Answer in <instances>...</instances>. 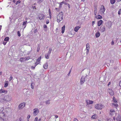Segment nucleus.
<instances>
[{"label":"nucleus","mask_w":121,"mask_h":121,"mask_svg":"<svg viewBox=\"0 0 121 121\" xmlns=\"http://www.w3.org/2000/svg\"><path fill=\"white\" fill-rule=\"evenodd\" d=\"M63 17V13L62 12H60L58 14L57 17V21L58 23L62 20Z\"/></svg>","instance_id":"obj_1"},{"label":"nucleus","mask_w":121,"mask_h":121,"mask_svg":"<svg viewBox=\"0 0 121 121\" xmlns=\"http://www.w3.org/2000/svg\"><path fill=\"white\" fill-rule=\"evenodd\" d=\"M109 113L112 116H116V115L117 112L114 109H111L110 110Z\"/></svg>","instance_id":"obj_2"},{"label":"nucleus","mask_w":121,"mask_h":121,"mask_svg":"<svg viewBox=\"0 0 121 121\" xmlns=\"http://www.w3.org/2000/svg\"><path fill=\"white\" fill-rule=\"evenodd\" d=\"M113 103H112V105L113 106L117 107L118 106V102L116 100L114 97H113Z\"/></svg>","instance_id":"obj_3"},{"label":"nucleus","mask_w":121,"mask_h":121,"mask_svg":"<svg viewBox=\"0 0 121 121\" xmlns=\"http://www.w3.org/2000/svg\"><path fill=\"white\" fill-rule=\"evenodd\" d=\"M45 16L43 14L39 13L38 15V17L40 20H43L44 19Z\"/></svg>","instance_id":"obj_4"},{"label":"nucleus","mask_w":121,"mask_h":121,"mask_svg":"<svg viewBox=\"0 0 121 121\" xmlns=\"http://www.w3.org/2000/svg\"><path fill=\"white\" fill-rule=\"evenodd\" d=\"M105 9L104 5H102L101 6L100 10V13L101 14H103L104 12Z\"/></svg>","instance_id":"obj_5"},{"label":"nucleus","mask_w":121,"mask_h":121,"mask_svg":"<svg viewBox=\"0 0 121 121\" xmlns=\"http://www.w3.org/2000/svg\"><path fill=\"white\" fill-rule=\"evenodd\" d=\"M33 115L34 116H36L39 113V111L38 108H36L33 110Z\"/></svg>","instance_id":"obj_6"},{"label":"nucleus","mask_w":121,"mask_h":121,"mask_svg":"<svg viewBox=\"0 0 121 121\" xmlns=\"http://www.w3.org/2000/svg\"><path fill=\"white\" fill-rule=\"evenodd\" d=\"M86 54L87 55L89 52V50L90 49V46L89 44V43H87L86 44Z\"/></svg>","instance_id":"obj_7"},{"label":"nucleus","mask_w":121,"mask_h":121,"mask_svg":"<svg viewBox=\"0 0 121 121\" xmlns=\"http://www.w3.org/2000/svg\"><path fill=\"white\" fill-rule=\"evenodd\" d=\"M112 23L111 21H109L106 24V26L109 28H110L111 26Z\"/></svg>","instance_id":"obj_8"},{"label":"nucleus","mask_w":121,"mask_h":121,"mask_svg":"<svg viewBox=\"0 0 121 121\" xmlns=\"http://www.w3.org/2000/svg\"><path fill=\"white\" fill-rule=\"evenodd\" d=\"M25 103H23L20 104L19 106V108L21 109L23 108L25 106Z\"/></svg>","instance_id":"obj_9"},{"label":"nucleus","mask_w":121,"mask_h":121,"mask_svg":"<svg viewBox=\"0 0 121 121\" xmlns=\"http://www.w3.org/2000/svg\"><path fill=\"white\" fill-rule=\"evenodd\" d=\"M85 81V79L84 76H82L80 82L81 84H83Z\"/></svg>","instance_id":"obj_10"},{"label":"nucleus","mask_w":121,"mask_h":121,"mask_svg":"<svg viewBox=\"0 0 121 121\" xmlns=\"http://www.w3.org/2000/svg\"><path fill=\"white\" fill-rule=\"evenodd\" d=\"M86 102L87 105H89L92 104L93 102L92 101L88 100H86Z\"/></svg>","instance_id":"obj_11"},{"label":"nucleus","mask_w":121,"mask_h":121,"mask_svg":"<svg viewBox=\"0 0 121 121\" xmlns=\"http://www.w3.org/2000/svg\"><path fill=\"white\" fill-rule=\"evenodd\" d=\"M7 92L8 91L7 90H4L2 89L0 90V94L4 93L6 94Z\"/></svg>","instance_id":"obj_12"},{"label":"nucleus","mask_w":121,"mask_h":121,"mask_svg":"<svg viewBox=\"0 0 121 121\" xmlns=\"http://www.w3.org/2000/svg\"><path fill=\"white\" fill-rule=\"evenodd\" d=\"M108 91L109 94L111 96H112L114 94V92L111 89H109L108 90Z\"/></svg>","instance_id":"obj_13"},{"label":"nucleus","mask_w":121,"mask_h":121,"mask_svg":"<svg viewBox=\"0 0 121 121\" xmlns=\"http://www.w3.org/2000/svg\"><path fill=\"white\" fill-rule=\"evenodd\" d=\"M97 9L96 8L95 9L94 11V14L95 15V17L97 19H98V15H96V13L97 12Z\"/></svg>","instance_id":"obj_14"},{"label":"nucleus","mask_w":121,"mask_h":121,"mask_svg":"<svg viewBox=\"0 0 121 121\" xmlns=\"http://www.w3.org/2000/svg\"><path fill=\"white\" fill-rule=\"evenodd\" d=\"M105 30V27L104 26H103L101 27L100 29V30L102 32H103Z\"/></svg>","instance_id":"obj_15"},{"label":"nucleus","mask_w":121,"mask_h":121,"mask_svg":"<svg viewBox=\"0 0 121 121\" xmlns=\"http://www.w3.org/2000/svg\"><path fill=\"white\" fill-rule=\"evenodd\" d=\"M81 27L79 26H77L74 29V30L76 32H77L79 29Z\"/></svg>","instance_id":"obj_16"},{"label":"nucleus","mask_w":121,"mask_h":121,"mask_svg":"<svg viewBox=\"0 0 121 121\" xmlns=\"http://www.w3.org/2000/svg\"><path fill=\"white\" fill-rule=\"evenodd\" d=\"M41 57H39L38 59L37 60H36V62L35 63V64H37H37H36V65H35V66H36L38 64H39V63L40 62V59H41Z\"/></svg>","instance_id":"obj_17"},{"label":"nucleus","mask_w":121,"mask_h":121,"mask_svg":"<svg viewBox=\"0 0 121 121\" xmlns=\"http://www.w3.org/2000/svg\"><path fill=\"white\" fill-rule=\"evenodd\" d=\"M116 119V118L114 117L113 118V119L111 118H108V121H115Z\"/></svg>","instance_id":"obj_18"},{"label":"nucleus","mask_w":121,"mask_h":121,"mask_svg":"<svg viewBox=\"0 0 121 121\" xmlns=\"http://www.w3.org/2000/svg\"><path fill=\"white\" fill-rule=\"evenodd\" d=\"M104 107V105L101 104H99V109H101Z\"/></svg>","instance_id":"obj_19"},{"label":"nucleus","mask_w":121,"mask_h":121,"mask_svg":"<svg viewBox=\"0 0 121 121\" xmlns=\"http://www.w3.org/2000/svg\"><path fill=\"white\" fill-rule=\"evenodd\" d=\"M65 27V25H64L62 28L61 32L62 33H64V32Z\"/></svg>","instance_id":"obj_20"},{"label":"nucleus","mask_w":121,"mask_h":121,"mask_svg":"<svg viewBox=\"0 0 121 121\" xmlns=\"http://www.w3.org/2000/svg\"><path fill=\"white\" fill-rule=\"evenodd\" d=\"M117 121H121V117L120 115H118L117 117L116 118Z\"/></svg>","instance_id":"obj_21"},{"label":"nucleus","mask_w":121,"mask_h":121,"mask_svg":"<svg viewBox=\"0 0 121 121\" xmlns=\"http://www.w3.org/2000/svg\"><path fill=\"white\" fill-rule=\"evenodd\" d=\"M48 66V65L47 63H46L44 64L43 65V67L45 69H47Z\"/></svg>","instance_id":"obj_22"},{"label":"nucleus","mask_w":121,"mask_h":121,"mask_svg":"<svg viewBox=\"0 0 121 121\" xmlns=\"http://www.w3.org/2000/svg\"><path fill=\"white\" fill-rule=\"evenodd\" d=\"M97 115H94L92 116V117H91V118L93 119H95L97 118Z\"/></svg>","instance_id":"obj_23"},{"label":"nucleus","mask_w":121,"mask_h":121,"mask_svg":"<svg viewBox=\"0 0 121 121\" xmlns=\"http://www.w3.org/2000/svg\"><path fill=\"white\" fill-rule=\"evenodd\" d=\"M9 39V37H6L4 39V41L7 42Z\"/></svg>","instance_id":"obj_24"},{"label":"nucleus","mask_w":121,"mask_h":121,"mask_svg":"<svg viewBox=\"0 0 121 121\" xmlns=\"http://www.w3.org/2000/svg\"><path fill=\"white\" fill-rule=\"evenodd\" d=\"M115 2V0H110V2L112 4H113Z\"/></svg>","instance_id":"obj_25"},{"label":"nucleus","mask_w":121,"mask_h":121,"mask_svg":"<svg viewBox=\"0 0 121 121\" xmlns=\"http://www.w3.org/2000/svg\"><path fill=\"white\" fill-rule=\"evenodd\" d=\"M103 21L102 20L99 21V26H100L102 23Z\"/></svg>","instance_id":"obj_26"},{"label":"nucleus","mask_w":121,"mask_h":121,"mask_svg":"<svg viewBox=\"0 0 121 121\" xmlns=\"http://www.w3.org/2000/svg\"><path fill=\"white\" fill-rule=\"evenodd\" d=\"M24 58H21L20 59V60L21 62H23L24 61H26L25 60V59H24Z\"/></svg>","instance_id":"obj_27"},{"label":"nucleus","mask_w":121,"mask_h":121,"mask_svg":"<svg viewBox=\"0 0 121 121\" xmlns=\"http://www.w3.org/2000/svg\"><path fill=\"white\" fill-rule=\"evenodd\" d=\"M52 51V48H49V51L48 52V54L49 55H50V53L51 52V51Z\"/></svg>","instance_id":"obj_28"},{"label":"nucleus","mask_w":121,"mask_h":121,"mask_svg":"<svg viewBox=\"0 0 121 121\" xmlns=\"http://www.w3.org/2000/svg\"><path fill=\"white\" fill-rule=\"evenodd\" d=\"M49 13L50 17V18H51V12L50 9H49Z\"/></svg>","instance_id":"obj_29"},{"label":"nucleus","mask_w":121,"mask_h":121,"mask_svg":"<svg viewBox=\"0 0 121 121\" xmlns=\"http://www.w3.org/2000/svg\"><path fill=\"white\" fill-rule=\"evenodd\" d=\"M50 55H49V54H46L45 55V56L46 57V58L47 59H48L49 58V56Z\"/></svg>","instance_id":"obj_30"},{"label":"nucleus","mask_w":121,"mask_h":121,"mask_svg":"<svg viewBox=\"0 0 121 121\" xmlns=\"http://www.w3.org/2000/svg\"><path fill=\"white\" fill-rule=\"evenodd\" d=\"M30 59V57H26L24 58L25 60H29Z\"/></svg>","instance_id":"obj_31"},{"label":"nucleus","mask_w":121,"mask_h":121,"mask_svg":"<svg viewBox=\"0 0 121 121\" xmlns=\"http://www.w3.org/2000/svg\"><path fill=\"white\" fill-rule=\"evenodd\" d=\"M21 1L20 0H19L17 1L16 3V4L17 5L18 4H19L21 3Z\"/></svg>","instance_id":"obj_32"},{"label":"nucleus","mask_w":121,"mask_h":121,"mask_svg":"<svg viewBox=\"0 0 121 121\" xmlns=\"http://www.w3.org/2000/svg\"><path fill=\"white\" fill-rule=\"evenodd\" d=\"M95 107L96 109H98V104H96L95 105Z\"/></svg>","instance_id":"obj_33"},{"label":"nucleus","mask_w":121,"mask_h":121,"mask_svg":"<svg viewBox=\"0 0 121 121\" xmlns=\"http://www.w3.org/2000/svg\"><path fill=\"white\" fill-rule=\"evenodd\" d=\"M43 0H38L37 1V3H40L43 2Z\"/></svg>","instance_id":"obj_34"},{"label":"nucleus","mask_w":121,"mask_h":121,"mask_svg":"<svg viewBox=\"0 0 121 121\" xmlns=\"http://www.w3.org/2000/svg\"><path fill=\"white\" fill-rule=\"evenodd\" d=\"M40 46H39V45L37 47V52H39L40 50Z\"/></svg>","instance_id":"obj_35"},{"label":"nucleus","mask_w":121,"mask_h":121,"mask_svg":"<svg viewBox=\"0 0 121 121\" xmlns=\"http://www.w3.org/2000/svg\"><path fill=\"white\" fill-rule=\"evenodd\" d=\"M17 34L20 37L21 36V34L20 33V32L19 31H18L17 32Z\"/></svg>","instance_id":"obj_36"},{"label":"nucleus","mask_w":121,"mask_h":121,"mask_svg":"<svg viewBox=\"0 0 121 121\" xmlns=\"http://www.w3.org/2000/svg\"><path fill=\"white\" fill-rule=\"evenodd\" d=\"M59 3V8H61L62 7V4L60 2Z\"/></svg>","instance_id":"obj_37"},{"label":"nucleus","mask_w":121,"mask_h":121,"mask_svg":"<svg viewBox=\"0 0 121 121\" xmlns=\"http://www.w3.org/2000/svg\"><path fill=\"white\" fill-rule=\"evenodd\" d=\"M95 36L96 37H98V31H97L96 34H95Z\"/></svg>","instance_id":"obj_38"},{"label":"nucleus","mask_w":121,"mask_h":121,"mask_svg":"<svg viewBox=\"0 0 121 121\" xmlns=\"http://www.w3.org/2000/svg\"><path fill=\"white\" fill-rule=\"evenodd\" d=\"M50 100H48L47 101H46V104H50Z\"/></svg>","instance_id":"obj_39"},{"label":"nucleus","mask_w":121,"mask_h":121,"mask_svg":"<svg viewBox=\"0 0 121 121\" xmlns=\"http://www.w3.org/2000/svg\"><path fill=\"white\" fill-rule=\"evenodd\" d=\"M30 117V115H28L27 117V120L28 121H29V119Z\"/></svg>","instance_id":"obj_40"},{"label":"nucleus","mask_w":121,"mask_h":121,"mask_svg":"<svg viewBox=\"0 0 121 121\" xmlns=\"http://www.w3.org/2000/svg\"><path fill=\"white\" fill-rule=\"evenodd\" d=\"M7 42V41H4L3 42V43L4 45H5L6 44Z\"/></svg>","instance_id":"obj_41"},{"label":"nucleus","mask_w":121,"mask_h":121,"mask_svg":"<svg viewBox=\"0 0 121 121\" xmlns=\"http://www.w3.org/2000/svg\"><path fill=\"white\" fill-rule=\"evenodd\" d=\"M46 24H48L49 23V21L48 19H47L46 21Z\"/></svg>","instance_id":"obj_42"},{"label":"nucleus","mask_w":121,"mask_h":121,"mask_svg":"<svg viewBox=\"0 0 121 121\" xmlns=\"http://www.w3.org/2000/svg\"><path fill=\"white\" fill-rule=\"evenodd\" d=\"M73 121H79L76 118H74V119Z\"/></svg>","instance_id":"obj_43"},{"label":"nucleus","mask_w":121,"mask_h":121,"mask_svg":"<svg viewBox=\"0 0 121 121\" xmlns=\"http://www.w3.org/2000/svg\"><path fill=\"white\" fill-rule=\"evenodd\" d=\"M26 22H27V21H26V22H23V26L25 25H26Z\"/></svg>","instance_id":"obj_44"},{"label":"nucleus","mask_w":121,"mask_h":121,"mask_svg":"<svg viewBox=\"0 0 121 121\" xmlns=\"http://www.w3.org/2000/svg\"><path fill=\"white\" fill-rule=\"evenodd\" d=\"M38 118L37 117H36L35 118L34 121H38Z\"/></svg>","instance_id":"obj_45"},{"label":"nucleus","mask_w":121,"mask_h":121,"mask_svg":"<svg viewBox=\"0 0 121 121\" xmlns=\"http://www.w3.org/2000/svg\"><path fill=\"white\" fill-rule=\"evenodd\" d=\"M121 11V9H120V10H119L118 11V14H120L121 13H120Z\"/></svg>","instance_id":"obj_46"},{"label":"nucleus","mask_w":121,"mask_h":121,"mask_svg":"<svg viewBox=\"0 0 121 121\" xmlns=\"http://www.w3.org/2000/svg\"><path fill=\"white\" fill-rule=\"evenodd\" d=\"M8 84L7 83H6L4 85V87H6L8 86Z\"/></svg>","instance_id":"obj_47"},{"label":"nucleus","mask_w":121,"mask_h":121,"mask_svg":"<svg viewBox=\"0 0 121 121\" xmlns=\"http://www.w3.org/2000/svg\"><path fill=\"white\" fill-rule=\"evenodd\" d=\"M102 17L100 15H99V19H102Z\"/></svg>","instance_id":"obj_48"},{"label":"nucleus","mask_w":121,"mask_h":121,"mask_svg":"<svg viewBox=\"0 0 121 121\" xmlns=\"http://www.w3.org/2000/svg\"><path fill=\"white\" fill-rule=\"evenodd\" d=\"M12 78H12V77L10 76V77L9 79V81H10L12 79Z\"/></svg>","instance_id":"obj_49"},{"label":"nucleus","mask_w":121,"mask_h":121,"mask_svg":"<svg viewBox=\"0 0 121 121\" xmlns=\"http://www.w3.org/2000/svg\"><path fill=\"white\" fill-rule=\"evenodd\" d=\"M114 44V42L113 41V40H112V43H111V44L112 45H113Z\"/></svg>","instance_id":"obj_50"},{"label":"nucleus","mask_w":121,"mask_h":121,"mask_svg":"<svg viewBox=\"0 0 121 121\" xmlns=\"http://www.w3.org/2000/svg\"><path fill=\"white\" fill-rule=\"evenodd\" d=\"M37 31H38L37 29V28L34 31V33H36L37 32Z\"/></svg>","instance_id":"obj_51"},{"label":"nucleus","mask_w":121,"mask_h":121,"mask_svg":"<svg viewBox=\"0 0 121 121\" xmlns=\"http://www.w3.org/2000/svg\"><path fill=\"white\" fill-rule=\"evenodd\" d=\"M44 28H47V26L45 25H44L43 26Z\"/></svg>","instance_id":"obj_52"},{"label":"nucleus","mask_w":121,"mask_h":121,"mask_svg":"<svg viewBox=\"0 0 121 121\" xmlns=\"http://www.w3.org/2000/svg\"><path fill=\"white\" fill-rule=\"evenodd\" d=\"M36 66H35H35L34 67H33V66H32L31 67V68L32 69H35V67Z\"/></svg>","instance_id":"obj_53"},{"label":"nucleus","mask_w":121,"mask_h":121,"mask_svg":"<svg viewBox=\"0 0 121 121\" xmlns=\"http://www.w3.org/2000/svg\"><path fill=\"white\" fill-rule=\"evenodd\" d=\"M62 4H65L66 2L65 1H63L62 2H61Z\"/></svg>","instance_id":"obj_54"},{"label":"nucleus","mask_w":121,"mask_h":121,"mask_svg":"<svg viewBox=\"0 0 121 121\" xmlns=\"http://www.w3.org/2000/svg\"><path fill=\"white\" fill-rule=\"evenodd\" d=\"M71 70L68 73V76H69L70 74V72H71Z\"/></svg>","instance_id":"obj_55"},{"label":"nucleus","mask_w":121,"mask_h":121,"mask_svg":"<svg viewBox=\"0 0 121 121\" xmlns=\"http://www.w3.org/2000/svg\"><path fill=\"white\" fill-rule=\"evenodd\" d=\"M68 4V5L67 6H68V7L69 8V9L70 8V6L69 4Z\"/></svg>","instance_id":"obj_56"},{"label":"nucleus","mask_w":121,"mask_h":121,"mask_svg":"<svg viewBox=\"0 0 121 121\" xmlns=\"http://www.w3.org/2000/svg\"><path fill=\"white\" fill-rule=\"evenodd\" d=\"M55 117L56 118H57L58 117V116L57 115H56L55 116Z\"/></svg>","instance_id":"obj_57"},{"label":"nucleus","mask_w":121,"mask_h":121,"mask_svg":"<svg viewBox=\"0 0 121 121\" xmlns=\"http://www.w3.org/2000/svg\"><path fill=\"white\" fill-rule=\"evenodd\" d=\"M33 8L34 9H36V7L35 6H34V7H33Z\"/></svg>","instance_id":"obj_58"},{"label":"nucleus","mask_w":121,"mask_h":121,"mask_svg":"<svg viewBox=\"0 0 121 121\" xmlns=\"http://www.w3.org/2000/svg\"><path fill=\"white\" fill-rule=\"evenodd\" d=\"M95 22H94V21L92 23V25L93 26V25L95 24Z\"/></svg>","instance_id":"obj_59"},{"label":"nucleus","mask_w":121,"mask_h":121,"mask_svg":"<svg viewBox=\"0 0 121 121\" xmlns=\"http://www.w3.org/2000/svg\"><path fill=\"white\" fill-rule=\"evenodd\" d=\"M111 84V82H109L108 84V86H109V85H110Z\"/></svg>","instance_id":"obj_60"},{"label":"nucleus","mask_w":121,"mask_h":121,"mask_svg":"<svg viewBox=\"0 0 121 121\" xmlns=\"http://www.w3.org/2000/svg\"><path fill=\"white\" fill-rule=\"evenodd\" d=\"M119 85L120 86H121V81L119 82Z\"/></svg>","instance_id":"obj_61"},{"label":"nucleus","mask_w":121,"mask_h":121,"mask_svg":"<svg viewBox=\"0 0 121 121\" xmlns=\"http://www.w3.org/2000/svg\"><path fill=\"white\" fill-rule=\"evenodd\" d=\"M13 2L15 3L16 2V0H13Z\"/></svg>","instance_id":"obj_62"},{"label":"nucleus","mask_w":121,"mask_h":121,"mask_svg":"<svg viewBox=\"0 0 121 121\" xmlns=\"http://www.w3.org/2000/svg\"><path fill=\"white\" fill-rule=\"evenodd\" d=\"M118 2H120L121 1V0H117Z\"/></svg>","instance_id":"obj_63"},{"label":"nucleus","mask_w":121,"mask_h":121,"mask_svg":"<svg viewBox=\"0 0 121 121\" xmlns=\"http://www.w3.org/2000/svg\"><path fill=\"white\" fill-rule=\"evenodd\" d=\"M55 9L56 10H58V8H56Z\"/></svg>","instance_id":"obj_64"}]
</instances>
